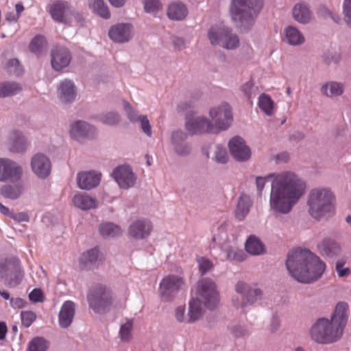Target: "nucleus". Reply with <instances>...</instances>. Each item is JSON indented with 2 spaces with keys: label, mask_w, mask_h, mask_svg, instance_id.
I'll return each instance as SVG.
<instances>
[{
  "label": "nucleus",
  "mask_w": 351,
  "mask_h": 351,
  "mask_svg": "<svg viewBox=\"0 0 351 351\" xmlns=\"http://www.w3.org/2000/svg\"><path fill=\"white\" fill-rule=\"evenodd\" d=\"M274 177L269 196V208L275 213H289L305 193V182L293 172H284Z\"/></svg>",
  "instance_id": "nucleus-1"
},
{
  "label": "nucleus",
  "mask_w": 351,
  "mask_h": 351,
  "mask_svg": "<svg viewBox=\"0 0 351 351\" xmlns=\"http://www.w3.org/2000/svg\"><path fill=\"white\" fill-rule=\"evenodd\" d=\"M286 267L295 280L305 284L317 281L326 269V263L318 256L300 248L288 253Z\"/></svg>",
  "instance_id": "nucleus-2"
},
{
  "label": "nucleus",
  "mask_w": 351,
  "mask_h": 351,
  "mask_svg": "<svg viewBox=\"0 0 351 351\" xmlns=\"http://www.w3.org/2000/svg\"><path fill=\"white\" fill-rule=\"evenodd\" d=\"M335 195L328 187H317L311 189L307 196L308 213L316 221H321L335 211Z\"/></svg>",
  "instance_id": "nucleus-3"
},
{
  "label": "nucleus",
  "mask_w": 351,
  "mask_h": 351,
  "mask_svg": "<svg viewBox=\"0 0 351 351\" xmlns=\"http://www.w3.org/2000/svg\"><path fill=\"white\" fill-rule=\"evenodd\" d=\"M263 6L262 0H232L230 14L239 28L247 30Z\"/></svg>",
  "instance_id": "nucleus-4"
},
{
  "label": "nucleus",
  "mask_w": 351,
  "mask_h": 351,
  "mask_svg": "<svg viewBox=\"0 0 351 351\" xmlns=\"http://www.w3.org/2000/svg\"><path fill=\"white\" fill-rule=\"evenodd\" d=\"M343 334L327 318L317 319L309 329L311 339L319 344H330L339 341Z\"/></svg>",
  "instance_id": "nucleus-5"
},
{
  "label": "nucleus",
  "mask_w": 351,
  "mask_h": 351,
  "mask_svg": "<svg viewBox=\"0 0 351 351\" xmlns=\"http://www.w3.org/2000/svg\"><path fill=\"white\" fill-rule=\"evenodd\" d=\"M89 307L96 313H104L114 302L112 289L107 285H98L92 287L88 294Z\"/></svg>",
  "instance_id": "nucleus-6"
},
{
  "label": "nucleus",
  "mask_w": 351,
  "mask_h": 351,
  "mask_svg": "<svg viewBox=\"0 0 351 351\" xmlns=\"http://www.w3.org/2000/svg\"><path fill=\"white\" fill-rule=\"evenodd\" d=\"M235 291L241 295L242 299L240 301L238 296H234L232 299V305L243 310L248 306L254 305L263 298V291L260 289L252 287L242 281L236 284Z\"/></svg>",
  "instance_id": "nucleus-7"
},
{
  "label": "nucleus",
  "mask_w": 351,
  "mask_h": 351,
  "mask_svg": "<svg viewBox=\"0 0 351 351\" xmlns=\"http://www.w3.org/2000/svg\"><path fill=\"white\" fill-rule=\"evenodd\" d=\"M186 289V282L182 275L169 274L160 282L158 291L165 302L172 300L180 292Z\"/></svg>",
  "instance_id": "nucleus-8"
},
{
  "label": "nucleus",
  "mask_w": 351,
  "mask_h": 351,
  "mask_svg": "<svg viewBox=\"0 0 351 351\" xmlns=\"http://www.w3.org/2000/svg\"><path fill=\"white\" fill-rule=\"evenodd\" d=\"M208 37L213 45H219L226 49H234L239 45V38L228 27L221 26L211 27Z\"/></svg>",
  "instance_id": "nucleus-9"
},
{
  "label": "nucleus",
  "mask_w": 351,
  "mask_h": 351,
  "mask_svg": "<svg viewBox=\"0 0 351 351\" xmlns=\"http://www.w3.org/2000/svg\"><path fill=\"white\" fill-rule=\"evenodd\" d=\"M197 293L208 308H215L219 302L217 285L210 278H204L198 281Z\"/></svg>",
  "instance_id": "nucleus-10"
},
{
  "label": "nucleus",
  "mask_w": 351,
  "mask_h": 351,
  "mask_svg": "<svg viewBox=\"0 0 351 351\" xmlns=\"http://www.w3.org/2000/svg\"><path fill=\"white\" fill-rule=\"evenodd\" d=\"M209 114L215 122L214 128L216 132L228 129L232 121L231 108L226 103H223L217 107L211 108Z\"/></svg>",
  "instance_id": "nucleus-11"
},
{
  "label": "nucleus",
  "mask_w": 351,
  "mask_h": 351,
  "mask_svg": "<svg viewBox=\"0 0 351 351\" xmlns=\"http://www.w3.org/2000/svg\"><path fill=\"white\" fill-rule=\"evenodd\" d=\"M112 176L119 186L123 189L133 187L136 182V176L132 167L126 164L117 166L113 169Z\"/></svg>",
  "instance_id": "nucleus-12"
},
{
  "label": "nucleus",
  "mask_w": 351,
  "mask_h": 351,
  "mask_svg": "<svg viewBox=\"0 0 351 351\" xmlns=\"http://www.w3.org/2000/svg\"><path fill=\"white\" fill-rule=\"evenodd\" d=\"M22 174L21 167L16 162L7 158H0V181H18Z\"/></svg>",
  "instance_id": "nucleus-13"
},
{
  "label": "nucleus",
  "mask_w": 351,
  "mask_h": 351,
  "mask_svg": "<svg viewBox=\"0 0 351 351\" xmlns=\"http://www.w3.org/2000/svg\"><path fill=\"white\" fill-rule=\"evenodd\" d=\"M153 229L152 223L145 219L133 221L129 226L128 234L130 238L136 240L145 239L149 237Z\"/></svg>",
  "instance_id": "nucleus-14"
},
{
  "label": "nucleus",
  "mask_w": 351,
  "mask_h": 351,
  "mask_svg": "<svg viewBox=\"0 0 351 351\" xmlns=\"http://www.w3.org/2000/svg\"><path fill=\"white\" fill-rule=\"evenodd\" d=\"M48 10L53 20L64 23H68L73 14L68 2L62 0L53 1L48 6Z\"/></svg>",
  "instance_id": "nucleus-15"
},
{
  "label": "nucleus",
  "mask_w": 351,
  "mask_h": 351,
  "mask_svg": "<svg viewBox=\"0 0 351 351\" xmlns=\"http://www.w3.org/2000/svg\"><path fill=\"white\" fill-rule=\"evenodd\" d=\"M70 133L73 139L84 142L95 137L96 129L85 121H77L71 125Z\"/></svg>",
  "instance_id": "nucleus-16"
},
{
  "label": "nucleus",
  "mask_w": 351,
  "mask_h": 351,
  "mask_svg": "<svg viewBox=\"0 0 351 351\" xmlns=\"http://www.w3.org/2000/svg\"><path fill=\"white\" fill-rule=\"evenodd\" d=\"M51 66L56 71L66 67L71 60L69 49L62 46H56L51 51Z\"/></svg>",
  "instance_id": "nucleus-17"
},
{
  "label": "nucleus",
  "mask_w": 351,
  "mask_h": 351,
  "mask_svg": "<svg viewBox=\"0 0 351 351\" xmlns=\"http://www.w3.org/2000/svg\"><path fill=\"white\" fill-rule=\"evenodd\" d=\"M350 308L348 303L345 302H339L336 304L335 311L329 319L343 334V331L348 322Z\"/></svg>",
  "instance_id": "nucleus-18"
},
{
  "label": "nucleus",
  "mask_w": 351,
  "mask_h": 351,
  "mask_svg": "<svg viewBox=\"0 0 351 351\" xmlns=\"http://www.w3.org/2000/svg\"><path fill=\"white\" fill-rule=\"evenodd\" d=\"M0 277L3 282L8 287H15L19 285L23 277V272L20 266L14 269H5L0 264Z\"/></svg>",
  "instance_id": "nucleus-19"
},
{
  "label": "nucleus",
  "mask_w": 351,
  "mask_h": 351,
  "mask_svg": "<svg viewBox=\"0 0 351 351\" xmlns=\"http://www.w3.org/2000/svg\"><path fill=\"white\" fill-rule=\"evenodd\" d=\"M186 128L192 134L216 132L214 125L207 118L202 117L189 120L186 123Z\"/></svg>",
  "instance_id": "nucleus-20"
},
{
  "label": "nucleus",
  "mask_w": 351,
  "mask_h": 351,
  "mask_svg": "<svg viewBox=\"0 0 351 351\" xmlns=\"http://www.w3.org/2000/svg\"><path fill=\"white\" fill-rule=\"evenodd\" d=\"M31 165L34 173L39 178H47L51 172V162L46 155H34Z\"/></svg>",
  "instance_id": "nucleus-21"
},
{
  "label": "nucleus",
  "mask_w": 351,
  "mask_h": 351,
  "mask_svg": "<svg viewBox=\"0 0 351 351\" xmlns=\"http://www.w3.org/2000/svg\"><path fill=\"white\" fill-rule=\"evenodd\" d=\"M101 174L95 171H82L77 175V183L82 190H90L99 185Z\"/></svg>",
  "instance_id": "nucleus-22"
},
{
  "label": "nucleus",
  "mask_w": 351,
  "mask_h": 351,
  "mask_svg": "<svg viewBox=\"0 0 351 351\" xmlns=\"http://www.w3.org/2000/svg\"><path fill=\"white\" fill-rule=\"evenodd\" d=\"M75 311V306L73 302L67 300L63 303L58 315V322L61 328H66L71 324Z\"/></svg>",
  "instance_id": "nucleus-23"
},
{
  "label": "nucleus",
  "mask_w": 351,
  "mask_h": 351,
  "mask_svg": "<svg viewBox=\"0 0 351 351\" xmlns=\"http://www.w3.org/2000/svg\"><path fill=\"white\" fill-rule=\"evenodd\" d=\"M319 253L328 258H334L341 252V247L339 243L331 239H324L317 245Z\"/></svg>",
  "instance_id": "nucleus-24"
},
{
  "label": "nucleus",
  "mask_w": 351,
  "mask_h": 351,
  "mask_svg": "<svg viewBox=\"0 0 351 351\" xmlns=\"http://www.w3.org/2000/svg\"><path fill=\"white\" fill-rule=\"evenodd\" d=\"M72 202L76 208L82 210L94 209L98 206L97 199L86 193L75 194Z\"/></svg>",
  "instance_id": "nucleus-25"
},
{
  "label": "nucleus",
  "mask_w": 351,
  "mask_h": 351,
  "mask_svg": "<svg viewBox=\"0 0 351 351\" xmlns=\"http://www.w3.org/2000/svg\"><path fill=\"white\" fill-rule=\"evenodd\" d=\"M103 259L100 251L95 247L84 252L80 259V263L84 268L90 269L98 265Z\"/></svg>",
  "instance_id": "nucleus-26"
},
{
  "label": "nucleus",
  "mask_w": 351,
  "mask_h": 351,
  "mask_svg": "<svg viewBox=\"0 0 351 351\" xmlns=\"http://www.w3.org/2000/svg\"><path fill=\"white\" fill-rule=\"evenodd\" d=\"M108 34L110 38L115 42H128L131 37V25L130 24H118L112 27Z\"/></svg>",
  "instance_id": "nucleus-27"
},
{
  "label": "nucleus",
  "mask_w": 351,
  "mask_h": 351,
  "mask_svg": "<svg viewBox=\"0 0 351 351\" xmlns=\"http://www.w3.org/2000/svg\"><path fill=\"white\" fill-rule=\"evenodd\" d=\"M58 94L62 102L70 103L73 101L76 96L74 83L66 79L63 80L58 87Z\"/></svg>",
  "instance_id": "nucleus-28"
},
{
  "label": "nucleus",
  "mask_w": 351,
  "mask_h": 351,
  "mask_svg": "<svg viewBox=\"0 0 351 351\" xmlns=\"http://www.w3.org/2000/svg\"><path fill=\"white\" fill-rule=\"evenodd\" d=\"M124 109L126 111L128 118L131 121H140L141 129L144 133L148 136L152 135V129L149 124V121L146 116L141 115L138 116L136 112L132 110L130 104L128 102L124 103Z\"/></svg>",
  "instance_id": "nucleus-29"
},
{
  "label": "nucleus",
  "mask_w": 351,
  "mask_h": 351,
  "mask_svg": "<svg viewBox=\"0 0 351 351\" xmlns=\"http://www.w3.org/2000/svg\"><path fill=\"white\" fill-rule=\"evenodd\" d=\"M203 315L202 303L200 299L192 298L189 302L187 323L191 324L199 320Z\"/></svg>",
  "instance_id": "nucleus-30"
},
{
  "label": "nucleus",
  "mask_w": 351,
  "mask_h": 351,
  "mask_svg": "<svg viewBox=\"0 0 351 351\" xmlns=\"http://www.w3.org/2000/svg\"><path fill=\"white\" fill-rule=\"evenodd\" d=\"M245 248L252 256H259L265 253V245L261 239L255 235H250L246 240Z\"/></svg>",
  "instance_id": "nucleus-31"
},
{
  "label": "nucleus",
  "mask_w": 351,
  "mask_h": 351,
  "mask_svg": "<svg viewBox=\"0 0 351 351\" xmlns=\"http://www.w3.org/2000/svg\"><path fill=\"white\" fill-rule=\"evenodd\" d=\"M252 205L251 197L246 194H241L239 198L235 210V217L240 221L243 220Z\"/></svg>",
  "instance_id": "nucleus-32"
},
{
  "label": "nucleus",
  "mask_w": 351,
  "mask_h": 351,
  "mask_svg": "<svg viewBox=\"0 0 351 351\" xmlns=\"http://www.w3.org/2000/svg\"><path fill=\"white\" fill-rule=\"evenodd\" d=\"M221 250L226 259L229 261L241 262L247 258L245 253L235 245L229 244L224 245L222 247Z\"/></svg>",
  "instance_id": "nucleus-33"
},
{
  "label": "nucleus",
  "mask_w": 351,
  "mask_h": 351,
  "mask_svg": "<svg viewBox=\"0 0 351 351\" xmlns=\"http://www.w3.org/2000/svg\"><path fill=\"white\" fill-rule=\"evenodd\" d=\"M293 16L295 21L300 23H308L311 21L312 14L306 5L298 3L293 8Z\"/></svg>",
  "instance_id": "nucleus-34"
},
{
  "label": "nucleus",
  "mask_w": 351,
  "mask_h": 351,
  "mask_svg": "<svg viewBox=\"0 0 351 351\" xmlns=\"http://www.w3.org/2000/svg\"><path fill=\"white\" fill-rule=\"evenodd\" d=\"M228 147L230 154H251L250 148L239 136H234L229 141Z\"/></svg>",
  "instance_id": "nucleus-35"
},
{
  "label": "nucleus",
  "mask_w": 351,
  "mask_h": 351,
  "mask_svg": "<svg viewBox=\"0 0 351 351\" xmlns=\"http://www.w3.org/2000/svg\"><path fill=\"white\" fill-rule=\"evenodd\" d=\"M24 190V184L19 182L14 185L6 184L3 186L1 189V193L6 198L16 199L22 195Z\"/></svg>",
  "instance_id": "nucleus-36"
},
{
  "label": "nucleus",
  "mask_w": 351,
  "mask_h": 351,
  "mask_svg": "<svg viewBox=\"0 0 351 351\" xmlns=\"http://www.w3.org/2000/svg\"><path fill=\"white\" fill-rule=\"evenodd\" d=\"M285 34L287 43L291 45H300L305 41L304 35L293 26L287 27L285 29Z\"/></svg>",
  "instance_id": "nucleus-37"
},
{
  "label": "nucleus",
  "mask_w": 351,
  "mask_h": 351,
  "mask_svg": "<svg viewBox=\"0 0 351 351\" xmlns=\"http://www.w3.org/2000/svg\"><path fill=\"white\" fill-rule=\"evenodd\" d=\"M188 10L185 5L181 3H175L169 5L167 10V16L171 20L181 21L185 19Z\"/></svg>",
  "instance_id": "nucleus-38"
},
{
  "label": "nucleus",
  "mask_w": 351,
  "mask_h": 351,
  "mask_svg": "<svg viewBox=\"0 0 351 351\" xmlns=\"http://www.w3.org/2000/svg\"><path fill=\"white\" fill-rule=\"evenodd\" d=\"M28 146V143L21 132L15 131L11 137L10 152H23Z\"/></svg>",
  "instance_id": "nucleus-39"
},
{
  "label": "nucleus",
  "mask_w": 351,
  "mask_h": 351,
  "mask_svg": "<svg viewBox=\"0 0 351 351\" xmlns=\"http://www.w3.org/2000/svg\"><path fill=\"white\" fill-rule=\"evenodd\" d=\"M22 90V86L14 82H3L0 83V97H11L16 95Z\"/></svg>",
  "instance_id": "nucleus-40"
},
{
  "label": "nucleus",
  "mask_w": 351,
  "mask_h": 351,
  "mask_svg": "<svg viewBox=\"0 0 351 351\" xmlns=\"http://www.w3.org/2000/svg\"><path fill=\"white\" fill-rule=\"evenodd\" d=\"M101 235L105 238H112L121 234V228L113 223L106 222L101 223L99 227Z\"/></svg>",
  "instance_id": "nucleus-41"
},
{
  "label": "nucleus",
  "mask_w": 351,
  "mask_h": 351,
  "mask_svg": "<svg viewBox=\"0 0 351 351\" xmlns=\"http://www.w3.org/2000/svg\"><path fill=\"white\" fill-rule=\"evenodd\" d=\"M186 138V134L182 131H176L172 133L171 143L178 154H183V152H188L187 147L184 144Z\"/></svg>",
  "instance_id": "nucleus-42"
},
{
  "label": "nucleus",
  "mask_w": 351,
  "mask_h": 351,
  "mask_svg": "<svg viewBox=\"0 0 351 351\" xmlns=\"http://www.w3.org/2000/svg\"><path fill=\"white\" fill-rule=\"evenodd\" d=\"M133 321L130 319H124L120 324L119 337L122 341H129L132 338Z\"/></svg>",
  "instance_id": "nucleus-43"
},
{
  "label": "nucleus",
  "mask_w": 351,
  "mask_h": 351,
  "mask_svg": "<svg viewBox=\"0 0 351 351\" xmlns=\"http://www.w3.org/2000/svg\"><path fill=\"white\" fill-rule=\"evenodd\" d=\"M230 333L235 338H243L250 335V331L245 324L233 323L228 326Z\"/></svg>",
  "instance_id": "nucleus-44"
},
{
  "label": "nucleus",
  "mask_w": 351,
  "mask_h": 351,
  "mask_svg": "<svg viewBox=\"0 0 351 351\" xmlns=\"http://www.w3.org/2000/svg\"><path fill=\"white\" fill-rule=\"evenodd\" d=\"M258 106L267 115L271 116L274 114V102L268 95L263 93L260 95Z\"/></svg>",
  "instance_id": "nucleus-45"
},
{
  "label": "nucleus",
  "mask_w": 351,
  "mask_h": 351,
  "mask_svg": "<svg viewBox=\"0 0 351 351\" xmlns=\"http://www.w3.org/2000/svg\"><path fill=\"white\" fill-rule=\"evenodd\" d=\"M213 240L221 249L223 246L228 245L229 237L226 225H221L217 228V232L214 234Z\"/></svg>",
  "instance_id": "nucleus-46"
},
{
  "label": "nucleus",
  "mask_w": 351,
  "mask_h": 351,
  "mask_svg": "<svg viewBox=\"0 0 351 351\" xmlns=\"http://www.w3.org/2000/svg\"><path fill=\"white\" fill-rule=\"evenodd\" d=\"M89 1L94 12H97L101 17L106 19L110 17L108 6L103 0H89Z\"/></svg>",
  "instance_id": "nucleus-47"
},
{
  "label": "nucleus",
  "mask_w": 351,
  "mask_h": 351,
  "mask_svg": "<svg viewBox=\"0 0 351 351\" xmlns=\"http://www.w3.org/2000/svg\"><path fill=\"white\" fill-rule=\"evenodd\" d=\"M46 46L45 38L43 36L37 35L31 41L29 48L32 52L38 55L42 53Z\"/></svg>",
  "instance_id": "nucleus-48"
},
{
  "label": "nucleus",
  "mask_w": 351,
  "mask_h": 351,
  "mask_svg": "<svg viewBox=\"0 0 351 351\" xmlns=\"http://www.w3.org/2000/svg\"><path fill=\"white\" fill-rule=\"evenodd\" d=\"M322 91L329 97L340 95L343 93V86L337 82H329L322 86Z\"/></svg>",
  "instance_id": "nucleus-49"
},
{
  "label": "nucleus",
  "mask_w": 351,
  "mask_h": 351,
  "mask_svg": "<svg viewBox=\"0 0 351 351\" xmlns=\"http://www.w3.org/2000/svg\"><path fill=\"white\" fill-rule=\"evenodd\" d=\"M49 343L43 337H35L29 341L27 351H47Z\"/></svg>",
  "instance_id": "nucleus-50"
},
{
  "label": "nucleus",
  "mask_w": 351,
  "mask_h": 351,
  "mask_svg": "<svg viewBox=\"0 0 351 351\" xmlns=\"http://www.w3.org/2000/svg\"><path fill=\"white\" fill-rule=\"evenodd\" d=\"M346 263L343 258L337 260L335 263V269L339 278H348L351 274V269L345 266Z\"/></svg>",
  "instance_id": "nucleus-51"
},
{
  "label": "nucleus",
  "mask_w": 351,
  "mask_h": 351,
  "mask_svg": "<svg viewBox=\"0 0 351 351\" xmlns=\"http://www.w3.org/2000/svg\"><path fill=\"white\" fill-rule=\"evenodd\" d=\"M21 317L23 326L28 328L35 321L36 315L31 311H23L21 313Z\"/></svg>",
  "instance_id": "nucleus-52"
},
{
  "label": "nucleus",
  "mask_w": 351,
  "mask_h": 351,
  "mask_svg": "<svg viewBox=\"0 0 351 351\" xmlns=\"http://www.w3.org/2000/svg\"><path fill=\"white\" fill-rule=\"evenodd\" d=\"M144 8L147 12L156 13L162 8V5L158 0H144Z\"/></svg>",
  "instance_id": "nucleus-53"
},
{
  "label": "nucleus",
  "mask_w": 351,
  "mask_h": 351,
  "mask_svg": "<svg viewBox=\"0 0 351 351\" xmlns=\"http://www.w3.org/2000/svg\"><path fill=\"white\" fill-rule=\"evenodd\" d=\"M197 262L202 275L205 274L213 267L212 262L205 257H197Z\"/></svg>",
  "instance_id": "nucleus-54"
},
{
  "label": "nucleus",
  "mask_w": 351,
  "mask_h": 351,
  "mask_svg": "<svg viewBox=\"0 0 351 351\" xmlns=\"http://www.w3.org/2000/svg\"><path fill=\"white\" fill-rule=\"evenodd\" d=\"M241 90L249 99L255 96L256 93V88L252 81H248L244 84L241 87Z\"/></svg>",
  "instance_id": "nucleus-55"
},
{
  "label": "nucleus",
  "mask_w": 351,
  "mask_h": 351,
  "mask_svg": "<svg viewBox=\"0 0 351 351\" xmlns=\"http://www.w3.org/2000/svg\"><path fill=\"white\" fill-rule=\"evenodd\" d=\"M176 319L180 323H187V315H185V306L180 305L176 308L174 311Z\"/></svg>",
  "instance_id": "nucleus-56"
},
{
  "label": "nucleus",
  "mask_w": 351,
  "mask_h": 351,
  "mask_svg": "<svg viewBox=\"0 0 351 351\" xmlns=\"http://www.w3.org/2000/svg\"><path fill=\"white\" fill-rule=\"evenodd\" d=\"M101 121L108 125H115L119 122L120 117L117 113L110 112L103 116Z\"/></svg>",
  "instance_id": "nucleus-57"
},
{
  "label": "nucleus",
  "mask_w": 351,
  "mask_h": 351,
  "mask_svg": "<svg viewBox=\"0 0 351 351\" xmlns=\"http://www.w3.org/2000/svg\"><path fill=\"white\" fill-rule=\"evenodd\" d=\"M8 69L10 73L15 75H20L21 73V68L19 62L17 59H11L8 62Z\"/></svg>",
  "instance_id": "nucleus-58"
},
{
  "label": "nucleus",
  "mask_w": 351,
  "mask_h": 351,
  "mask_svg": "<svg viewBox=\"0 0 351 351\" xmlns=\"http://www.w3.org/2000/svg\"><path fill=\"white\" fill-rule=\"evenodd\" d=\"M343 14L346 23L351 27V0H344Z\"/></svg>",
  "instance_id": "nucleus-59"
},
{
  "label": "nucleus",
  "mask_w": 351,
  "mask_h": 351,
  "mask_svg": "<svg viewBox=\"0 0 351 351\" xmlns=\"http://www.w3.org/2000/svg\"><path fill=\"white\" fill-rule=\"evenodd\" d=\"M29 298L35 302H42L43 300V291L39 289H34L29 293Z\"/></svg>",
  "instance_id": "nucleus-60"
},
{
  "label": "nucleus",
  "mask_w": 351,
  "mask_h": 351,
  "mask_svg": "<svg viewBox=\"0 0 351 351\" xmlns=\"http://www.w3.org/2000/svg\"><path fill=\"white\" fill-rule=\"evenodd\" d=\"M10 217L18 222H27L29 220L28 215L25 213H17L10 214Z\"/></svg>",
  "instance_id": "nucleus-61"
},
{
  "label": "nucleus",
  "mask_w": 351,
  "mask_h": 351,
  "mask_svg": "<svg viewBox=\"0 0 351 351\" xmlns=\"http://www.w3.org/2000/svg\"><path fill=\"white\" fill-rule=\"evenodd\" d=\"M211 160L219 165H223L228 162L229 158L228 155H213Z\"/></svg>",
  "instance_id": "nucleus-62"
},
{
  "label": "nucleus",
  "mask_w": 351,
  "mask_h": 351,
  "mask_svg": "<svg viewBox=\"0 0 351 351\" xmlns=\"http://www.w3.org/2000/svg\"><path fill=\"white\" fill-rule=\"evenodd\" d=\"M288 155H274L271 159L275 161L276 163H280L281 162H286L288 161Z\"/></svg>",
  "instance_id": "nucleus-63"
},
{
  "label": "nucleus",
  "mask_w": 351,
  "mask_h": 351,
  "mask_svg": "<svg viewBox=\"0 0 351 351\" xmlns=\"http://www.w3.org/2000/svg\"><path fill=\"white\" fill-rule=\"evenodd\" d=\"M173 44L178 49H183L185 47L184 40L181 38H175L173 39Z\"/></svg>",
  "instance_id": "nucleus-64"
}]
</instances>
